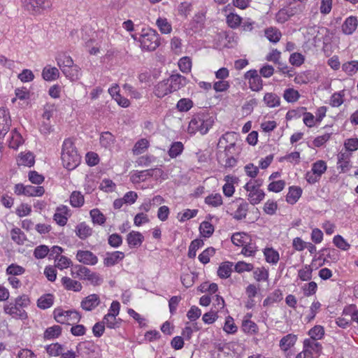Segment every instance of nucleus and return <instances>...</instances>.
I'll list each match as a JSON object with an SVG mask.
<instances>
[{
	"label": "nucleus",
	"instance_id": "13d9d810",
	"mask_svg": "<svg viewBox=\"0 0 358 358\" xmlns=\"http://www.w3.org/2000/svg\"><path fill=\"white\" fill-rule=\"evenodd\" d=\"M223 330L228 334H234L237 331L238 327L232 317L228 316L226 317Z\"/></svg>",
	"mask_w": 358,
	"mask_h": 358
},
{
	"label": "nucleus",
	"instance_id": "f3484780",
	"mask_svg": "<svg viewBox=\"0 0 358 358\" xmlns=\"http://www.w3.org/2000/svg\"><path fill=\"white\" fill-rule=\"evenodd\" d=\"M250 317L251 315L248 314L244 317L242 321L241 328L244 333L253 335L258 332L259 328L257 324L250 320Z\"/></svg>",
	"mask_w": 358,
	"mask_h": 358
},
{
	"label": "nucleus",
	"instance_id": "e433bc0d",
	"mask_svg": "<svg viewBox=\"0 0 358 358\" xmlns=\"http://www.w3.org/2000/svg\"><path fill=\"white\" fill-rule=\"evenodd\" d=\"M23 143L24 139L21 134L17 131L16 129H13L11 131L8 146L10 148L17 150Z\"/></svg>",
	"mask_w": 358,
	"mask_h": 358
},
{
	"label": "nucleus",
	"instance_id": "a19ab883",
	"mask_svg": "<svg viewBox=\"0 0 358 358\" xmlns=\"http://www.w3.org/2000/svg\"><path fill=\"white\" fill-rule=\"evenodd\" d=\"M54 296L52 294H45L38 299L37 306L41 309H47L52 306Z\"/></svg>",
	"mask_w": 358,
	"mask_h": 358
},
{
	"label": "nucleus",
	"instance_id": "c756f323",
	"mask_svg": "<svg viewBox=\"0 0 358 358\" xmlns=\"http://www.w3.org/2000/svg\"><path fill=\"white\" fill-rule=\"evenodd\" d=\"M117 315H115L113 314H106L102 322L103 324L109 329H117L119 328L121 324V319L117 318Z\"/></svg>",
	"mask_w": 358,
	"mask_h": 358
},
{
	"label": "nucleus",
	"instance_id": "c03bdc74",
	"mask_svg": "<svg viewBox=\"0 0 358 358\" xmlns=\"http://www.w3.org/2000/svg\"><path fill=\"white\" fill-rule=\"evenodd\" d=\"M248 211V203L243 201L242 203L238 206L236 210L234 212L233 217L235 220H241L243 218H245Z\"/></svg>",
	"mask_w": 358,
	"mask_h": 358
},
{
	"label": "nucleus",
	"instance_id": "09e8293b",
	"mask_svg": "<svg viewBox=\"0 0 358 358\" xmlns=\"http://www.w3.org/2000/svg\"><path fill=\"white\" fill-rule=\"evenodd\" d=\"M233 179L234 178L230 176H226L224 177V180L227 182L223 185L222 190L224 194L227 197L231 196L235 192L234 186L232 184Z\"/></svg>",
	"mask_w": 358,
	"mask_h": 358
},
{
	"label": "nucleus",
	"instance_id": "58836bf2",
	"mask_svg": "<svg viewBox=\"0 0 358 358\" xmlns=\"http://www.w3.org/2000/svg\"><path fill=\"white\" fill-rule=\"evenodd\" d=\"M10 237L11 239L18 245H23L27 240L24 233L17 227L11 229Z\"/></svg>",
	"mask_w": 358,
	"mask_h": 358
},
{
	"label": "nucleus",
	"instance_id": "a211bd4d",
	"mask_svg": "<svg viewBox=\"0 0 358 358\" xmlns=\"http://www.w3.org/2000/svg\"><path fill=\"white\" fill-rule=\"evenodd\" d=\"M144 241V236L138 231H131L127 236V242L129 248H138Z\"/></svg>",
	"mask_w": 358,
	"mask_h": 358
},
{
	"label": "nucleus",
	"instance_id": "9d476101",
	"mask_svg": "<svg viewBox=\"0 0 358 358\" xmlns=\"http://www.w3.org/2000/svg\"><path fill=\"white\" fill-rule=\"evenodd\" d=\"M11 119L8 110L0 108V140L3 139L10 130Z\"/></svg>",
	"mask_w": 358,
	"mask_h": 358
},
{
	"label": "nucleus",
	"instance_id": "4468645a",
	"mask_svg": "<svg viewBox=\"0 0 358 358\" xmlns=\"http://www.w3.org/2000/svg\"><path fill=\"white\" fill-rule=\"evenodd\" d=\"M100 298L96 294H90L81 301V307L86 311H91L100 303Z\"/></svg>",
	"mask_w": 358,
	"mask_h": 358
},
{
	"label": "nucleus",
	"instance_id": "393cba45",
	"mask_svg": "<svg viewBox=\"0 0 358 358\" xmlns=\"http://www.w3.org/2000/svg\"><path fill=\"white\" fill-rule=\"evenodd\" d=\"M42 77L46 81L55 80L59 77V71L57 68L47 65L42 71Z\"/></svg>",
	"mask_w": 358,
	"mask_h": 358
},
{
	"label": "nucleus",
	"instance_id": "cd10ccee",
	"mask_svg": "<svg viewBox=\"0 0 358 358\" xmlns=\"http://www.w3.org/2000/svg\"><path fill=\"white\" fill-rule=\"evenodd\" d=\"M302 194V189L299 187H290L286 196V201L290 204H294L299 199Z\"/></svg>",
	"mask_w": 358,
	"mask_h": 358
},
{
	"label": "nucleus",
	"instance_id": "6e6552de",
	"mask_svg": "<svg viewBox=\"0 0 358 358\" xmlns=\"http://www.w3.org/2000/svg\"><path fill=\"white\" fill-rule=\"evenodd\" d=\"M244 78L248 80L249 87L252 91L259 92L263 88V81L256 69L248 71Z\"/></svg>",
	"mask_w": 358,
	"mask_h": 358
},
{
	"label": "nucleus",
	"instance_id": "864d4df0",
	"mask_svg": "<svg viewBox=\"0 0 358 358\" xmlns=\"http://www.w3.org/2000/svg\"><path fill=\"white\" fill-rule=\"evenodd\" d=\"M205 203L213 207H218L222 204V198L220 194H212L205 199Z\"/></svg>",
	"mask_w": 358,
	"mask_h": 358
},
{
	"label": "nucleus",
	"instance_id": "c9c22d12",
	"mask_svg": "<svg viewBox=\"0 0 358 358\" xmlns=\"http://www.w3.org/2000/svg\"><path fill=\"white\" fill-rule=\"evenodd\" d=\"M342 71L348 76H352L358 72V61L352 60L343 63L341 66Z\"/></svg>",
	"mask_w": 358,
	"mask_h": 358
},
{
	"label": "nucleus",
	"instance_id": "0e129e2a",
	"mask_svg": "<svg viewBox=\"0 0 358 358\" xmlns=\"http://www.w3.org/2000/svg\"><path fill=\"white\" fill-rule=\"evenodd\" d=\"M24 272V268L15 264H11L6 268V274L12 276L20 275Z\"/></svg>",
	"mask_w": 358,
	"mask_h": 358
},
{
	"label": "nucleus",
	"instance_id": "603ef678",
	"mask_svg": "<svg viewBox=\"0 0 358 358\" xmlns=\"http://www.w3.org/2000/svg\"><path fill=\"white\" fill-rule=\"evenodd\" d=\"M193 106L194 103L191 99L182 98L178 101L176 108L180 112H187L193 107Z\"/></svg>",
	"mask_w": 358,
	"mask_h": 358
},
{
	"label": "nucleus",
	"instance_id": "5fc2aeb1",
	"mask_svg": "<svg viewBox=\"0 0 358 358\" xmlns=\"http://www.w3.org/2000/svg\"><path fill=\"white\" fill-rule=\"evenodd\" d=\"M283 97L287 102L294 103L299 100L300 94L297 90L288 88L284 91Z\"/></svg>",
	"mask_w": 358,
	"mask_h": 358
},
{
	"label": "nucleus",
	"instance_id": "4be33fe9",
	"mask_svg": "<svg viewBox=\"0 0 358 358\" xmlns=\"http://www.w3.org/2000/svg\"><path fill=\"white\" fill-rule=\"evenodd\" d=\"M172 90H171V87L168 80H164L159 82L155 87L154 93L155 94L159 97L162 98L166 95L172 93Z\"/></svg>",
	"mask_w": 358,
	"mask_h": 358
},
{
	"label": "nucleus",
	"instance_id": "8fccbe9b",
	"mask_svg": "<svg viewBox=\"0 0 358 358\" xmlns=\"http://www.w3.org/2000/svg\"><path fill=\"white\" fill-rule=\"evenodd\" d=\"M156 24L162 34H169L172 31L171 24L168 22L166 18L159 17L156 21Z\"/></svg>",
	"mask_w": 358,
	"mask_h": 358
},
{
	"label": "nucleus",
	"instance_id": "79ce46f5",
	"mask_svg": "<svg viewBox=\"0 0 358 358\" xmlns=\"http://www.w3.org/2000/svg\"><path fill=\"white\" fill-rule=\"evenodd\" d=\"M232 263L229 262L222 263L217 270L218 276L224 279L229 278L232 271Z\"/></svg>",
	"mask_w": 358,
	"mask_h": 358
},
{
	"label": "nucleus",
	"instance_id": "bf43d9fd",
	"mask_svg": "<svg viewBox=\"0 0 358 358\" xmlns=\"http://www.w3.org/2000/svg\"><path fill=\"white\" fill-rule=\"evenodd\" d=\"M242 22V18L237 14L231 13L227 16V22L229 27L236 29L238 27Z\"/></svg>",
	"mask_w": 358,
	"mask_h": 358
},
{
	"label": "nucleus",
	"instance_id": "9b49d317",
	"mask_svg": "<svg viewBox=\"0 0 358 358\" xmlns=\"http://www.w3.org/2000/svg\"><path fill=\"white\" fill-rule=\"evenodd\" d=\"M303 349L309 355H312L314 358H317L322 354V346L317 341L306 338L303 342Z\"/></svg>",
	"mask_w": 358,
	"mask_h": 358
},
{
	"label": "nucleus",
	"instance_id": "de8ad7c7",
	"mask_svg": "<svg viewBox=\"0 0 358 358\" xmlns=\"http://www.w3.org/2000/svg\"><path fill=\"white\" fill-rule=\"evenodd\" d=\"M149 147V141L145 138L138 140L133 148L134 155H138L144 152Z\"/></svg>",
	"mask_w": 358,
	"mask_h": 358
},
{
	"label": "nucleus",
	"instance_id": "0eeeda50",
	"mask_svg": "<svg viewBox=\"0 0 358 358\" xmlns=\"http://www.w3.org/2000/svg\"><path fill=\"white\" fill-rule=\"evenodd\" d=\"M24 8L31 13H39L51 6L50 0H21Z\"/></svg>",
	"mask_w": 358,
	"mask_h": 358
},
{
	"label": "nucleus",
	"instance_id": "a878e982",
	"mask_svg": "<svg viewBox=\"0 0 358 358\" xmlns=\"http://www.w3.org/2000/svg\"><path fill=\"white\" fill-rule=\"evenodd\" d=\"M56 61L58 66L63 72V69H69V67L73 64L72 58L64 52H60L56 57Z\"/></svg>",
	"mask_w": 358,
	"mask_h": 358
},
{
	"label": "nucleus",
	"instance_id": "f03ea898",
	"mask_svg": "<svg viewBox=\"0 0 358 358\" xmlns=\"http://www.w3.org/2000/svg\"><path fill=\"white\" fill-rule=\"evenodd\" d=\"M29 305V297L26 294H22L15 298L14 301L4 304L3 312L13 319L25 320L28 318V314L25 308Z\"/></svg>",
	"mask_w": 358,
	"mask_h": 358
},
{
	"label": "nucleus",
	"instance_id": "b1692460",
	"mask_svg": "<svg viewBox=\"0 0 358 358\" xmlns=\"http://www.w3.org/2000/svg\"><path fill=\"white\" fill-rule=\"evenodd\" d=\"M296 340V335L289 334L280 339L279 346L282 351L286 352L295 345Z\"/></svg>",
	"mask_w": 358,
	"mask_h": 358
},
{
	"label": "nucleus",
	"instance_id": "1a4fd4ad",
	"mask_svg": "<svg viewBox=\"0 0 358 358\" xmlns=\"http://www.w3.org/2000/svg\"><path fill=\"white\" fill-rule=\"evenodd\" d=\"M243 188L248 192V199L250 204L255 206L259 203L265 197L264 192L250 185H245Z\"/></svg>",
	"mask_w": 358,
	"mask_h": 358
},
{
	"label": "nucleus",
	"instance_id": "dca6fc26",
	"mask_svg": "<svg viewBox=\"0 0 358 358\" xmlns=\"http://www.w3.org/2000/svg\"><path fill=\"white\" fill-rule=\"evenodd\" d=\"M69 208L66 206H58L54 214L53 219L59 226H64L68 220Z\"/></svg>",
	"mask_w": 358,
	"mask_h": 358
},
{
	"label": "nucleus",
	"instance_id": "2eb2a0df",
	"mask_svg": "<svg viewBox=\"0 0 358 358\" xmlns=\"http://www.w3.org/2000/svg\"><path fill=\"white\" fill-rule=\"evenodd\" d=\"M358 26V20L355 16L348 17L343 22L341 29L344 34L351 35L357 29Z\"/></svg>",
	"mask_w": 358,
	"mask_h": 358
},
{
	"label": "nucleus",
	"instance_id": "20e7f679",
	"mask_svg": "<svg viewBox=\"0 0 358 358\" xmlns=\"http://www.w3.org/2000/svg\"><path fill=\"white\" fill-rule=\"evenodd\" d=\"M143 34L141 35L139 41L141 48L143 50L154 51L159 44V36L157 32L152 29H143Z\"/></svg>",
	"mask_w": 358,
	"mask_h": 358
},
{
	"label": "nucleus",
	"instance_id": "69168bd1",
	"mask_svg": "<svg viewBox=\"0 0 358 358\" xmlns=\"http://www.w3.org/2000/svg\"><path fill=\"white\" fill-rule=\"evenodd\" d=\"M289 63L296 67L301 66L305 62V57L299 52H294L290 55Z\"/></svg>",
	"mask_w": 358,
	"mask_h": 358
},
{
	"label": "nucleus",
	"instance_id": "a18cd8bd",
	"mask_svg": "<svg viewBox=\"0 0 358 358\" xmlns=\"http://www.w3.org/2000/svg\"><path fill=\"white\" fill-rule=\"evenodd\" d=\"M313 268L310 265L306 264L298 271V277L302 281H308L312 278Z\"/></svg>",
	"mask_w": 358,
	"mask_h": 358
},
{
	"label": "nucleus",
	"instance_id": "052dcab7",
	"mask_svg": "<svg viewBox=\"0 0 358 358\" xmlns=\"http://www.w3.org/2000/svg\"><path fill=\"white\" fill-rule=\"evenodd\" d=\"M19 162L21 165L31 166L34 164V156L31 152L21 153Z\"/></svg>",
	"mask_w": 358,
	"mask_h": 358
},
{
	"label": "nucleus",
	"instance_id": "338daca9",
	"mask_svg": "<svg viewBox=\"0 0 358 358\" xmlns=\"http://www.w3.org/2000/svg\"><path fill=\"white\" fill-rule=\"evenodd\" d=\"M333 243L339 249L346 251L350 248V245L341 235H336L333 238Z\"/></svg>",
	"mask_w": 358,
	"mask_h": 358
},
{
	"label": "nucleus",
	"instance_id": "3c124183",
	"mask_svg": "<svg viewBox=\"0 0 358 358\" xmlns=\"http://www.w3.org/2000/svg\"><path fill=\"white\" fill-rule=\"evenodd\" d=\"M199 231L202 236L209 238L214 232V227L210 222L203 221L200 224Z\"/></svg>",
	"mask_w": 358,
	"mask_h": 358
},
{
	"label": "nucleus",
	"instance_id": "774afa93",
	"mask_svg": "<svg viewBox=\"0 0 358 358\" xmlns=\"http://www.w3.org/2000/svg\"><path fill=\"white\" fill-rule=\"evenodd\" d=\"M343 313L350 315L351 320L358 324V309L356 306L351 305L344 308Z\"/></svg>",
	"mask_w": 358,
	"mask_h": 358
},
{
	"label": "nucleus",
	"instance_id": "39448f33",
	"mask_svg": "<svg viewBox=\"0 0 358 358\" xmlns=\"http://www.w3.org/2000/svg\"><path fill=\"white\" fill-rule=\"evenodd\" d=\"M327 169V163L323 160H317L312 164L311 170L306 173L305 178L309 184H315L320 181Z\"/></svg>",
	"mask_w": 358,
	"mask_h": 358
},
{
	"label": "nucleus",
	"instance_id": "ea45409f",
	"mask_svg": "<svg viewBox=\"0 0 358 358\" xmlns=\"http://www.w3.org/2000/svg\"><path fill=\"white\" fill-rule=\"evenodd\" d=\"M308 334L310 336L308 339L321 340L324 336V329L321 325H315L308 331Z\"/></svg>",
	"mask_w": 358,
	"mask_h": 358
},
{
	"label": "nucleus",
	"instance_id": "72a5a7b5",
	"mask_svg": "<svg viewBox=\"0 0 358 358\" xmlns=\"http://www.w3.org/2000/svg\"><path fill=\"white\" fill-rule=\"evenodd\" d=\"M265 36L271 43H278L282 36L280 31L276 27H271L264 31Z\"/></svg>",
	"mask_w": 358,
	"mask_h": 358
},
{
	"label": "nucleus",
	"instance_id": "e2e57ef3",
	"mask_svg": "<svg viewBox=\"0 0 358 358\" xmlns=\"http://www.w3.org/2000/svg\"><path fill=\"white\" fill-rule=\"evenodd\" d=\"M215 253V250L213 247H209L205 250H203L199 255V261L203 264H206L210 262V257H213Z\"/></svg>",
	"mask_w": 358,
	"mask_h": 358
},
{
	"label": "nucleus",
	"instance_id": "423d86ee",
	"mask_svg": "<svg viewBox=\"0 0 358 358\" xmlns=\"http://www.w3.org/2000/svg\"><path fill=\"white\" fill-rule=\"evenodd\" d=\"M55 320L61 324L78 322L80 320V315L76 310H62L56 309L54 311Z\"/></svg>",
	"mask_w": 358,
	"mask_h": 358
},
{
	"label": "nucleus",
	"instance_id": "c85d7f7f",
	"mask_svg": "<svg viewBox=\"0 0 358 358\" xmlns=\"http://www.w3.org/2000/svg\"><path fill=\"white\" fill-rule=\"evenodd\" d=\"M263 253L267 263L276 264L280 259L278 252L273 248H266L264 250Z\"/></svg>",
	"mask_w": 358,
	"mask_h": 358
},
{
	"label": "nucleus",
	"instance_id": "2f4dec72",
	"mask_svg": "<svg viewBox=\"0 0 358 358\" xmlns=\"http://www.w3.org/2000/svg\"><path fill=\"white\" fill-rule=\"evenodd\" d=\"M62 329L59 325H53L47 328L43 333L45 340H52L57 338L62 334Z\"/></svg>",
	"mask_w": 358,
	"mask_h": 358
},
{
	"label": "nucleus",
	"instance_id": "473e14b6",
	"mask_svg": "<svg viewBox=\"0 0 358 358\" xmlns=\"http://www.w3.org/2000/svg\"><path fill=\"white\" fill-rule=\"evenodd\" d=\"M263 101L269 108L278 107L280 104V98L275 93L267 92L264 94Z\"/></svg>",
	"mask_w": 358,
	"mask_h": 358
},
{
	"label": "nucleus",
	"instance_id": "ddd939ff",
	"mask_svg": "<svg viewBox=\"0 0 358 358\" xmlns=\"http://www.w3.org/2000/svg\"><path fill=\"white\" fill-rule=\"evenodd\" d=\"M167 80L173 92L184 87L187 83V79L179 73L171 75Z\"/></svg>",
	"mask_w": 358,
	"mask_h": 358
},
{
	"label": "nucleus",
	"instance_id": "5701e85b",
	"mask_svg": "<svg viewBox=\"0 0 358 358\" xmlns=\"http://www.w3.org/2000/svg\"><path fill=\"white\" fill-rule=\"evenodd\" d=\"M61 282L66 290L80 292L83 288L82 284L80 282L67 276H64L61 280Z\"/></svg>",
	"mask_w": 358,
	"mask_h": 358
},
{
	"label": "nucleus",
	"instance_id": "aec40b11",
	"mask_svg": "<svg viewBox=\"0 0 358 358\" xmlns=\"http://www.w3.org/2000/svg\"><path fill=\"white\" fill-rule=\"evenodd\" d=\"M124 257V252L120 251L108 252L103 260V264L106 266H113L122 260Z\"/></svg>",
	"mask_w": 358,
	"mask_h": 358
},
{
	"label": "nucleus",
	"instance_id": "f704fd0d",
	"mask_svg": "<svg viewBox=\"0 0 358 358\" xmlns=\"http://www.w3.org/2000/svg\"><path fill=\"white\" fill-rule=\"evenodd\" d=\"M45 351L50 357L60 356L64 350V346L59 343H54L45 346Z\"/></svg>",
	"mask_w": 358,
	"mask_h": 358
},
{
	"label": "nucleus",
	"instance_id": "6e6d98bb",
	"mask_svg": "<svg viewBox=\"0 0 358 358\" xmlns=\"http://www.w3.org/2000/svg\"><path fill=\"white\" fill-rule=\"evenodd\" d=\"M92 222L94 224L102 225L106 222L105 215L97 208H94L90 212Z\"/></svg>",
	"mask_w": 358,
	"mask_h": 358
},
{
	"label": "nucleus",
	"instance_id": "f8f14e48",
	"mask_svg": "<svg viewBox=\"0 0 358 358\" xmlns=\"http://www.w3.org/2000/svg\"><path fill=\"white\" fill-rule=\"evenodd\" d=\"M76 259L83 264L91 266H94L98 262V257L89 250H78L76 254Z\"/></svg>",
	"mask_w": 358,
	"mask_h": 358
},
{
	"label": "nucleus",
	"instance_id": "4c0bfd02",
	"mask_svg": "<svg viewBox=\"0 0 358 358\" xmlns=\"http://www.w3.org/2000/svg\"><path fill=\"white\" fill-rule=\"evenodd\" d=\"M238 134L235 132H227L223 134L218 142L219 148H222L224 145L236 144V139Z\"/></svg>",
	"mask_w": 358,
	"mask_h": 358
},
{
	"label": "nucleus",
	"instance_id": "680f3d73",
	"mask_svg": "<svg viewBox=\"0 0 358 358\" xmlns=\"http://www.w3.org/2000/svg\"><path fill=\"white\" fill-rule=\"evenodd\" d=\"M114 140L113 135L108 131L102 133L100 136V143L106 148H110L113 144Z\"/></svg>",
	"mask_w": 358,
	"mask_h": 358
},
{
	"label": "nucleus",
	"instance_id": "7ed1b4c3",
	"mask_svg": "<svg viewBox=\"0 0 358 358\" xmlns=\"http://www.w3.org/2000/svg\"><path fill=\"white\" fill-rule=\"evenodd\" d=\"M61 158L64 166L69 170L74 169L79 164L80 157L72 139L66 138L64 141Z\"/></svg>",
	"mask_w": 358,
	"mask_h": 358
},
{
	"label": "nucleus",
	"instance_id": "4d7b16f0",
	"mask_svg": "<svg viewBox=\"0 0 358 358\" xmlns=\"http://www.w3.org/2000/svg\"><path fill=\"white\" fill-rule=\"evenodd\" d=\"M253 277L257 282L267 281L268 271L264 267H259L254 270Z\"/></svg>",
	"mask_w": 358,
	"mask_h": 358
},
{
	"label": "nucleus",
	"instance_id": "bb28decb",
	"mask_svg": "<svg viewBox=\"0 0 358 358\" xmlns=\"http://www.w3.org/2000/svg\"><path fill=\"white\" fill-rule=\"evenodd\" d=\"M62 73L71 81L78 80L81 76L80 68L78 65L74 64V63L69 67V69H64Z\"/></svg>",
	"mask_w": 358,
	"mask_h": 358
},
{
	"label": "nucleus",
	"instance_id": "f257e3e1",
	"mask_svg": "<svg viewBox=\"0 0 358 358\" xmlns=\"http://www.w3.org/2000/svg\"><path fill=\"white\" fill-rule=\"evenodd\" d=\"M214 124V117L209 113L200 111L194 114L189 122L187 133L194 135L197 132L206 134Z\"/></svg>",
	"mask_w": 358,
	"mask_h": 358
},
{
	"label": "nucleus",
	"instance_id": "6ab92c4d",
	"mask_svg": "<svg viewBox=\"0 0 358 358\" xmlns=\"http://www.w3.org/2000/svg\"><path fill=\"white\" fill-rule=\"evenodd\" d=\"M351 153L348 152H341L338 155V168L341 169V172L346 173L350 169V161Z\"/></svg>",
	"mask_w": 358,
	"mask_h": 358
},
{
	"label": "nucleus",
	"instance_id": "412c9836",
	"mask_svg": "<svg viewBox=\"0 0 358 358\" xmlns=\"http://www.w3.org/2000/svg\"><path fill=\"white\" fill-rule=\"evenodd\" d=\"M217 160L219 164L225 169H231L237 164V157L227 154H218Z\"/></svg>",
	"mask_w": 358,
	"mask_h": 358
},
{
	"label": "nucleus",
	"instance_id": "37998d69",
	"mask_svg": "<svg viewBox=\"0 0 358 358\" xmlns=\"http://www.w3.org/2000/svg\"><path fill=\"white\" fill-rule=\"evenodd\" d=\"M184 150V145L182 142H173L168 151L169 155L171 158H176L182 154Z\"/></svg>",
	"mask_w": 358,
	"mask_h": 358
},
{
	"label": "nucleus",
	"instance_id": "7c9ffc66",
	"mask_svg": "<svg viewBox=\"0 0 358 358\" xmlns=\"http://www.w3.org/2000/svg\"><path fill=\"white\" fill-rule=\"evenodd\" d=\"M76 233L80 239L85 240L92 235V229L85 222H81L77 225Z\"/></svg>",
	"mask_w": 358,
	"mask_h": 358
},
{
	"label": "nucleus",
	"instance_id": "49530a36",
	"mask_svg": "<svg viewBox=\"0 0 358 358\" xmlns=\"http://www.w3.org/2000/svg\"><path fill=\"white\" fill-rule=\"evenodd\" d=\"M85 202L84 196L81 192L74 191L71 193L70 196V203L73 207H81Z\"/></svg>",
	"mask_w": 358,
	"mask_h": 358
}]
</instances>
